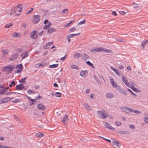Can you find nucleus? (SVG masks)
I'll list each match as a JSON object with an SVG mask.
<instances>
[{
    "instance_id": "1",
    "label": "nucleus",
    "mask_w": 148,
    "mask_h": 148,
    "mask_svg": "<svg viewBox=\"0 0 148 148\" xmlns=\"http://www.w3.org/2000/svg\"><path fill=\"white\" fill-rule=\"evenodd\" d=\"M22 9V5L21 4H19L15 7L14 10L12 9L10 13V15H13L14 13L15 16H18L21 13Z\"/></svg>"
},
{
    "instance_id": "2",
    "label": "nucleus",
    "mask_w": 148,
    "mask_h": 148,
    "mask_svg": "<svg viewBox=\"0 0 148 148\" xmlns=\"http://www.w3.org/2000/svg\"><path fill=\"white\" fill-rule=\"evenodd\" d=\"M15 68V65H10L3 68L2 71L6 72L8 74L11 73L13 71V69Z\"/></svg>"
},
{
    "instance_id": "3",
    "label": "nucleus",
    "mask_w": 148,
    "mask_h": 148,
    "mask_svg": "<svg viewBox=\"0 0 148 148\" xmlns=\"http://www.w3.org/2000/svg\"><path fill=\"white\" fill-rule=\"evenodd\" d=\"M14 98L13 97L11 98L10 97H8L0 99V103L2 104L6 103L13 99Z\"/></svg>"
},
{
    "instance_id": "4",
    "label": "nucleus",
    "mask_w": 148,
    "mask_h": 148,
    "mask_svg": "<svg viewBox=\"0 0 148 148\" xmlns=\"http://www.w3.org/2000/svg\"><path fill=\"white\" fill-rule=\"evenodd\" d=\"M33 22L34 24L37 23L40 20V16L39 15H34L33 16Z\"/></svg>"
},
{
    "instance_id": "5",
    "label": "nucleus",
    "mask_w": 148,
    "mask_h": 148,
    "mask_svg": "<svg viewBox=\"0 0 148 148\" xmlns=\"http://www.w3.org/2000/svg\"><path fill=\"white\" fill-rule=\"evenodd\" d=\"M122 80L124 84L128 87H130L131 85L129 84V82L128 81L127 79L123 75H122Z\"/></svg>"
},
{
    "instance_id": "6",
    "label": "nucleus",
    "mask_w": 148,
    "mask_h": 148,
    "mask_svg": "<svg viewBox=\"0 0 148 148\" xmlns=\"http://www.w3.org/2000/svg\"><path fill=\"white\" fill-rule=\"evenodd\" d=\"M97 112L99 113V114H100V117L102 119H105L107 118L108 115L107 114L104 113L103 111H98Z\"/></svg>"
},
{
    "instance_id": "7",
    "label": "nucleus",
    "mask_w": 148,
    "mask_h": 148,
    "mask_svg": "<svg viewBox=\"0 0 148 148\" xmlns=\"http://www.w3.org/2000/svg\"><path fill=\"white\" fill-rule=\"evenodd\" d=\"M37 32L36 31H33L31 33L30 37L34 39H36L37 37Z\"/></svg>"
},
{
    "instance_id": "8",
    "label": "nucleus",
    "mask_w": 148,
    "mask_h": 148,
    "mask_svg": "<svg viewBox=\"0 0 148 148\" xmlns=\"http://www.w3.org/2000/svg\"><path fill=\"white\" fill-rule=\"evenodd\" d=\"M17 58V53H14L9 58V60L11 61H13L15 60Z\"/></svg>"
},
{
    "instance_id": "9",
    "label": "nucleus",
    "mask_w": 148,
    "mask_h": 148,
    "mask_svg": "<svg viewBox=\"0 0 148 148\" xmlns=\"http://www.w3.org/2000/svg\"><path fill=\"white\" fill-rule=\"evenodd\" d=\"M25 86L22 84L17 85L16 86V89L18 90H21L24 88Z\"/></svg>"
},
{
    "instance_id": "10",
    "label": "nucleus",
    "mask_w": 148,
    "mask_h": 148,
    "mask_svg": "<svg viewBox=\"0 0 148 148\" xmlns=\"http://www.w3.org/2000/svg\"><path fill=\"white\" fill-rule=\"evenodd\" d=\"M9 88V87L8 86L4 88L3 87V88H2L3 89L0 90V95H4L5 93V92H6V90H8Z\"/></svg>"
},
{
    "instance_id": "11",
    "label": "nucleus",
    "mask_w": 148,
    "mask_h": 148,
    "mask_svg": "<svg viewBox=\"0 0 148 148\" xmlns=\"http://www.w3.org/2000/svg\"><path fill=\"white\" fill-rule=\"evenodd\" d=\"M103 123H105V124H104V125L106 127L108 128L109 129L112 130H115V128L112 127L110 124L106 122H103Z\"/></svg>"
},
{
    "instance_id": "12",
    "label": "nucleus",
    "mask_w": 148,
    "mask_h": 148,
    "mask_svg": "<svg viewBox=\"0 0 148 148\" xmlns=\"http://www.w3.org/2000/svg\"><path fill=\"white\" fill-rule=\"evenodd\" d=\"M104 50V48L103 47H99V48H95V49L93 50H91L90 51L91 52H92L93 51H95L97 52H101V51H103Z\"/></svg>"
},
{
    "instance_id": "13",
    "label": "nucleus",
    "mask_w": 148,
    "mask_h": 148,
    "mask_svg": "<svg viewBox=\"0 0 148 148\" xmlns=\"http://www.w3.org/2000/svg\"><path fill=\"white\" fill-rule=\"evenodd\" d=\"M123 112H132L133 109H129L126 107H124L122 108V109Z\"/></svg>"
},
{
    "instance_id": "14",
    "label": "nucleus",
    "mask_w": 148,
    "mask_h": 148,
    "mask_svg": "<svg viewBox=\"0 0 148 148\" xmlns=\"http://www.w3.org/2000/svg\"><path fill=\"white\" fill-rule=\"evenodd\" d=\"M112 145L115 148H119V143L117 141H113L112 142Z\"/></svg>"
},
{
    "instance_id": "15",
    "label": "nucleus",
    "mask_w": 148,
    "mask_h": 148,
    "mask_svg": "<svg viewBox=\"0 0 148 148\" xmlns=\"http://www.w3.org/2000/svg\"><path fill=\"white\" fill-rule=\"evenodd\" d=\"M88 74V72L87 71H82L80 73V75L83 77H85Z\"/></svg>"
},
{
    "instance_id": "16",
    "label": "nucleus",
    "mask_w": 148,
    "mask_h": 148,
    "mask_svg": "<svg viewBox=\"0 0 148 148\" xmlns=\"http://www.w3.org/2000/svg\"><path fill=\"white\" fill-rule=\"evenodd\" d=\"M106 97L107 98H112L114 97V94L112 92H108L106 94Z\"/></svg>"
},
{
    "instance_id": "17",
    "label": "nucleus",
    "mask_w": 148,
    "mask_h": 148,
    "mask_svg": "<svg viewBox=\"0 0 148 148\" xmlns=\"http://www.w3.org/2000/svg\"><path fill=\"white\" fill-rule=\"evenodd\" d=\"M37 107L39 109L41 110H45L46 108V106L42 103L38 104Z\"/></svg>"
},
{
    "instance_id": "18",
    "label": "nucleus",
    "mask_w": 148,
    "mask_h": 148,
    "mask_svg": "<svg viewBox=\"0 0 148 148\" xmlns=\"http://www.w3.org/2000/svg\"><path fill=\"white\" fill-rule=\"evenodd\" d=\"M21 57H22V59L23 60L28 56L29 54L28 52L26 51L21 53Z\"/></svg>"
},
{
    "instance_id": "19",
    "label": "nucleus",
    "mask_w": 148,
    "mask_h": 148,
    "mask_svg": "<svg viewBox=\"0 0 148 148\" xmlns=\"http://www.w3.org/2000/svg\"><path fill=\"white\" fill-rule=\"evenodd\" d=\"M62 121L63 123H64L65 122H67L68 119L67 115L65 114L64 116L62 118Z\"/></svg>"
},
{
    "instance_id": "20",
    "label": "nucleus",
    "mask_w": 148,
    "mask_h": 148,
    "mask_svg": "<svg viewBox=\"0 0 148 148\" xmlns=\"http://www.w3.org/2000/svg\"><path fill=\"white\" fill-rule=\"evenodd\" d=\"M110 82L113 87H116L117 84L115 82L113 79H110Z\"/></svg>"
},
{
    "instance_id": "21",
    "label": "nucleus",
    "mask_w": 148,
    "mask_h": 148,
    "mask_svg": "<svg viewBox=\"0 0 148 148\" xmlns=\"http://www.w3.org/2000/svg\"><path fill=\"white\" fill-rule=\"evenodd\" d=\"M82 58L83 60H84L85 61L86 60L89 59L90 57L88 55L84 53L82 55Z\"/></svg>"
},
{
    "instance_id": "22",
    "label": "nucleus",
    "mask_w": 148,
    "mask_h": 148,
    "mask_svg": "<svg viewBox=\"0 0 148 148\" xmlns=\"http://www.w3.org/2000/svg\"><path fill=\"white\" fill-rule=\"evenodd\" d=\"M148 40H145L141 42V46L143 47V49L145 48L146 44L148 42Z\"/></svg>"
},
{
    "instance_id": "23",
    "label": "nucleus",
    "mask_w": 148,
    "mask_h": 148,
    "mask_svg": "<svg viewBox=\"0 0 148 148\" xmlns=\"http://www.w3.org/2000/svg\"><path fill=\"white\" fill-rule=\"evenodd\" d=\"M53 43V42L52 41L49 42L46 44L45 46H44L43 47V48L45 49H48L49 47H47L48 46H50L52 45Z\"/></svg>"
},
{
    "instance_id": "24",
    "label": "nucleus",
    "mask_w": 148,
    "mask_h": 148,
    "mask_svg": "<svg viewBox=\"0 0 148 148\" xmlns=\"http://www.w3.org/2000/svg\"><path fill=\"white\" fill-rule=\"evenodd\" d=\"M131 88L134 92H140V90H138L137 88L135 87L134 86L132 85L130 87Z\"/></svg>"
},
{
    "instance_id": "25",
    "label": "nucleus",
    "mask_w": 148,
    "mask_h": 148,
    "mask_svg": "<svg viewBox=\"0 0 148 148\" xmlns=\"http://www.w3.org/2000/svg\"><path fill=\"white\" fill-rule=\"evenodd\" d=\"M119 92L124 95H127V91L123 90V88H122Z\"/></svg>"
},
{
    "instance_id": "26",
    "label": "nucleus",
    "mask_w": 148,
    "mask_h": 148,
    "mask_svg": "<svg viewBox=\"0 0 148 148\" xmlns=\"http://www.w3.org/2000/svg\"><path fill=\"white\" fill-rule=\"evenodd\" d=\"M118 133L119 134H129V132L127 131H121L119 130L118 132Z\"/></svg>"
},
{
    "instance_id": "27",
    "label": "nucleus",
    "mask_w": 148,
    "mask_h": 148,
    "mask_svg": "<svg viewBox=\"0 0 148 148\" xmlns=\"http://www.w3.org/2000/svg\"><path fill=\"white\" fill-rule=\"evenodd\" d=\"M83 55L82 54L79 53H76L74 55V57L75 58H77L78 57H82V56Z\"/></svg>"
},
{
    "instance_id": "28",
    "label": "nucleus",
    "mask_w": 148,
    "mask_h": 148,
    "mask_svg": "<svg viewBox=\"0 0 148 148\" xmlns=\"http://www.w3.org/2000/svg\"><path fill=\"white\" fill-rule=\"evenodd\" d=\"M58 64H55L50 65L49 66V67L50 68H55L58 67Z\"/></svg>"
},
{
    "instance_id": "29",
    "label": "nucleus",
    "mask_w": 148,
    "mask_h": 148,
    "mask_svg": "<svg viewBox=\"0 0 148 148\" xmlns=\"http://www.w3.org/2000/svg\"><path fill=\"white\" fill-rule=\"evenodd\" d=\"M51 25V24L50 23H49L48 24V25H45L43 27V29H47L48 28H49L50 26Z\"/></svg>"
},
{
    "instance_id": "30",
    "label": "nucleus",
    "mask_w": 148,
    "mask_h": 148,
    "mask_svg": "<svg viewBox=\"0 0 148 148\" xmlns=\"http://www.w3.org/2000/svg\"><path fill=\"white\" fill-rule=\"evenodd\" d=\"M44 135L43 134L40 132L37 133L35 134V136L37 137H42L44 136Z\"/></svg>"
},
{
    "instance_id": "31",
    "label": "nucleus",
    "mask_w": 148,
    "mask_h": 148,
    "mask_svg": "<svg viewBox=\"0 0 148 148\" xmlns=\"http://www.w3.org/2000/svg\"><path fill=\"white\" fill-rule=\"evenodd\" d=\"M56 30V29L52 28L51 27L50 29H48L47 31V32L50 33H51L53 32H55Z\"/></svg>"
},
{
    "instance_id": "32",
    "label": "nucleus",
    "mask_w": 148,
    "mask_h": 148,
    "mask_svg": "<svg viewBox=\"0 0 148 148\" xmlns=\"http://www.w3.org/2000/svg\"><path fill=\"white\" fill-rule=\"evenodd\" d=\"M15 68L16 69H17L18 68V69H23V66L22 64H18L16 66H15Z\"/></svg>"
},
{
    "instance_id": "33",
    "label": "nucleus",
    "mask_w": 148,
    "mask_h": 148,
    "mask_svg": "<svg viewBox=\"0 0 148 148\" xmlns=\"http://www.w3.org/2000/svg\"><path fill=\"white\" fill-rule=\"evenodd\" d=\"M71 68L72 69H75L77 70L79 69V67L75 64L72 65L71 66Z\"/></svg>"
},
{
    "instance_id": "34",
    "label": "nucleus",
    "mask_w": 148,
    "mask_h": 148,
    "mask_svg": "<svg viewBox=\"0 0 148 148\" xmlns=\"http://www.w3.org/2000/svg\"><path fill=\"white\" fill-rule=\"evenodd\" d=\"M16 84V82L14 81H12L11 83L9 84V86L10 87H12L13 86H15Z\"/></svg>"
},
{
    "instance_id": "35",
    "label": "nucleus",
    "mask_w": 148,
    "mask_h": 148,
    "mask_svg": "<svg viewBox=\"0 0 148 148\" xmlns=\"http://www.w3.org/2000/svg\"><path fill=\"white\" fill-rule=\"evenodd\" d=\"M2 51L3 54L6 55L8 53V49H2Z\"/></svg>"
},
{
    "instance_id": "36",
    "label": "nucleus",
    "mask_w": 148,
    "mask_h": 148,
    "mask_svg": "<svg viewBox=\"0 0 148 148\" xmlns=\"http://www.w3.org/2000/svg\"><path fill=\"white\" fill-rule=\"evenodd\" d=\"M85 107L86 109L88 110H91L92 109L87 104H85Z\"/></svg>"
},
{
    "instance_id": "37",
    "label": "nucleus",
    "mask_w": 148,
    "mask_h": 148,
    "mask_svg": "<svg viewBox=\"0 0 148 148\" xmlns=\"http://www.w3.org/2000/svg\"><path fill=\"white\" fill-rule=\"evenodd\" d=\"M21 100L20 99H16L12 101V102L14 103H18L21 101Z\"/></svg>"
},
{
    "instance_id": "38",
    "label": "nucleus",
    "mask_w": 148,
    "mask_h": 148,
    "mask_svg": "<svg viewBox=\"0 0 148 148\" xmlns=\"http://www.w3.org/2000/svg\"><path fill=\"white\" fill-rule=\"evenodd\" d=\"M103 51L107 53H111L112 52V51L108 49H105L104 48V50Z\"/></svg>"
},
{
    "instance_id": "39",
    "label": "nucleus",
    "mask_w": 148,
    "mask_h": 148,
    "mask_svg": "<svg viewBox=\"0 0 148 148\" xmlns=\"http://www.w3.org/2000/svg\"><path fill=\"white\" fill-rule=\"evenodd\" d=\"M86 22V20L84 19L83 20V21H80V22H79L78 23V25H82V24H84Z\"/></svg>"
},
{
    "instance_id": "40",
    "label": "nucleus",
    "mask_w": 148,
    "mask_h": 148,
    "mask_svg": "<svg viewBox=\"0 0 148 148\" xmlns=\"http://www.w3.org/2000/svg\"><path fill=\"white\" fill-rule=\"evenodd\" d=\"M12 25V23H10L9 24H7L5 26V28H8L10 27Z\"/></svg>"
},
{
    "instance_id": "41",
    "label": "nucleus",
    "mask_w": 148,
    "mask_h": 148,
    "mask_svg": "<svg viewBox=\"0 0 148 148\" xmlns=\"http://www.w3.org/2000/svg\"><path fill=\"white\" fill-rule=\"evenodd\" d=\"M26 77L22 78L21 81L19 82H21L24 84H25L26 83Z\"/></svg>"
},
{
    "instance_id": "42",
    "label": "nucleus",
    "mask_w": 148,
    "mask_h": 148,
    "mask_svg": "<svg viewBox=\"0 0 148 148\" xmlns=\"http://www.w3.org/2000/svg\"><path fill=\"white\" fill-rule=\"evenodd\" d=\"M115 88H116V90H117L119 91L122 88H121L120 86L118 85H117V86L116 87H115Z\"/></svg>"
},
{
    "instance_id": "43",
    "label": "nucleus",
    "mask_w": 148,
    "mask_h": 148,
    "mask_svg": "<svg viewBox=\"0 0 148 148\" xmlns=\"http://www.w3.org/2000/svg\"><path fill=\"white\" fill-rule=\"evenodd\" d=\"M19 34L16 32H14L12 34V36L14 37H17L18 35Z\"/></svg>"
},
{
    "instance_id": "44",
    "label": "nucleus",
    "mask_w": 148,
    "mask_h": 148,
    "mask_svg": "<svg viewBox=\"0 0 148 148\" xmlns=\"http://www.w3.org/2000/svg\"><path fill=\"white\" fill-rule=\"evenodd\" d=\"M61 94L59 92H56L55 94V95L58 97H60Z\"/></svg>"
},
{
    "instance_id": "45",
    "label": "nucleus",
    "mask_w": 148,
    "mask_h": 148,
    "mask_svg": "<svg viewBox=\"0 0 148 148\" xmlns=\"http://www.w3.org/2000/svg\"><path fill=\"white\" fill-rule=\"evenodd\" d=\"M116 40L118 42H124L125 40L123 39H119L118 38H116Z\"/></svg>"
},
{
    "instance_id": "46",
    "label": "nucleus",
    "mask_w": 148,
    "mask_h": 148,
    "mask_svg": "<svg viewBox=\"0 0 148 148\" xmlns=\"http://www.w3.org/2000/svg\"><path fill=\"white\" fill-rule=\"evenodd\" d=\"M0 148H12L11 147L8 146H5L3 145H1L0 146Z\"/></svg>"
},
{
    "instance_id": "47",
    "label": "nucleus",
    "mask_w": 148,
    "mask_h": 148,
    "mask_svg": "<svg viewBox=\"0 0 148 148\" xmlns=\"http://www.w3.org/2000/svg\"><path fill=\"white\" fill-rule=\"evenodd\" d=\"M133 5H134V7H133V8H135V9L139 8V6H138V4H136L135 3H133Z\"/></svg>"
},
{
    "instance_id": "48",
    "label": "nucleus",
    "mask_w": 148,
    "mask_h": 148,
    "mask_svg": "<svg viewBox=\"0 0 148 148\" xmlns=\"http://www.w3.org/2000/svg\"><path fill=\"white\" fill-rule=\"evenodd\" d=\"M127 90L130 92L133 95H134L135 96H136V95H135V93H134L129 88H127Z\"/></svg>"
},
{
    "instance_id": "49",
    "label": "nucleus",
    "mask_w": 148,
    "mask_h": 148,
    "mask_svg": "<svg viewBox=\"0 0 148 148\" xmlns=\"http://www.w3.org/2000/svg\"><path fill=\"white\" fill-rule=\"evenodd\" d=\"M68 9H64L62 11V13L63 14H65L66 13L68 12Z\"/></svg>"
},
{
    "instance_id": "50",
    "label": "nucleus",
    "mask_w": 148,
    "mask_h": 148,
    "mask_svg": "<svg viewBox=\"0 0 148 148\" xmlns=\"http://www.w3.org/2000/svg\"><path fill=\"white\" fill-rule=\"evenodd\" d=\"M27 92L28 94H29L31 93H35V92L33 91V90H28Z\"/></svg>"
},
{
    "instance_id": "51",
    "label": "nucleus",
    "mask_w": 148,
    "mask_h": 148,
    "mask_svg": "<svg viewBox=\"0 0 148 148\" xmlns=\"http://www.w3.org/2000/svg\"><path fill=\"white\" fill-rule=\"evenodd\" d=\"M76 29L75 27H72L70 29V31L71 32H73L74 31H75Z\"/></svg>"
},
{
    "instance_id": "52",
    "label": "nucleus",
    "mask_w": 148,
    "mask_h": 148,
    "mask_svg": "<svg viewBox=\"0 0 148 148\" xmlns=\"http://www.w3.org/2000/svg\"><path fill=\"white\" fill-rule=\"evenodd\" d=\"M121 123L118 121L115 122V124L117 126H120L121 125Z\"/></svg>"
},
{
    "instance_id": "53",
    "label": "nucleus",
    "mask_w": 148,
    "mask_h": 148,
    "mask_svg": "<svg viewBox=\"0 0 148 148\" xmlns=\"http://www.w3.org/2000/svg\"><path fill=\"white\" fill-rule=\"evenodd\" d=\"M114 71L117 75H120V73L117 69H116Z\"/></svg>"
},
{
    "instance_id": "54",
    "label": "nucleus",
    "mask_w": 148,
    "mask_h": 148,
    "mask_svg": "<svg viewBox=\"0 0 148 148\" xmlns=\"http://www.w3.org/2000/svg\"><path fill=\"white\" fill-rule=\"evenodd\" d=\"M132 112H134V113H135L138 114H140L141 113V112L140 111H138L137 110H132Z\"/></svg>"
},
{
    "instance_id": "55",
    "label": "nucleus",
    "mask_w": 148,
    "mask_h": 148,
    "mask_svg": "<svg viewBox=\"0 0 148 148\" xmlns=\"http://www.w3.org/2000/svg\"><path fill=\"white\" fill-rule=\"evenodd\" d=\"M129 127L132 129H135V127L134 126L132 125H129Z\"/></svg>"
},
{
    "instance_id": "56",
    "label": "nucleus",
    "mask_w": 148,
    "mask_h": 148,
    "mask_svg": "<svg viewBox=\"0 0 148 148\" xmlns=\"http://www.w3.org/2000/svg\"><path fill=\"white\" fill-rule=\"evenodd\" d=\"M30 100L32 101V103L30 104V105H32L34 104V102L36 101V100L34 99H30Z\"/></svg>"
},
{
    "instance_id": "57",
    "label": "nucleus",
    "mask_w": 148,
    "mask_h": 148,
    "mask_svg": "<svg viewBox=\"0 0 148 148\" xmlns=\"http://www.w3.org/2000/svg\"><path fill=\"white\" fill-rule=\"evenodd\" d=\"M72 23V22H69L66 23L64 26V27H67L69 26L70 24Z\"/></svg>"
},
{
    "instance_id": "58",
    "label": "nucleus",
    "mask_w": 148,
    "mask_h": 148,
    "mask_svg": "<svg viewBox=\"0 0 148 148\" xmlns=\"http://www.w3.org/2000/svg\"><path fill=\"white\" fill-rule=\"evenodd\" d=\"M41 10L43 12H44L46 14L48 12V11L47 10H45L43 9Z\"/></svg>"
},
{
    "instance_id": "59",
    "label": "nucleus",
    "mask_w": 148,
    "mask_h": 148,
    "mask_svg": "<svg viewBox=\"0 0 148 148\" xmlns=\"http://www.w3.org/2000/svg\"><path fill=\"white\" fill-rule=\"evenodd\" d=\"M66 58V55L64 57H62L61 58L60 60L62 61H64L65 60Z\"/></svg>"
},
{
    "instance_id": "60",
    "label": "nucleus",
    "mask_w": 148,
    "mask_h": 148,
    "mask_svg": "<svg viewBox=\"0 0 148 148\" xmlns=\"http://www.w3.org/2000/svg\"><path fill=\"white\" fill-rule=\"evenodd\" d=\"M119 13L121 15H124L125 13V12L124 11H119Z\"/></svg>"
},
{
    "instance_id": "61",
    "label": "nucleus",
    "mask_w": 148,
    "mask_h": 148,
    "mask_svg": "<svg viewBox=\"0 0 148 148\" xmlns=\"http://www.w3.org/2000/svg\"><path fill=\"white\" fill-rule=\"evenodd\" d=\"M42 98V97L39 95L38 96L35 97V98L37 100H38V99H41V98Z\"/></svg>"
},
{
    "instance_id": "62",
    "label": "nucleus",
    "mask_w": 148,
    "mask_h": 148,
    "mask_svg": "<svg viewBox=\"0 0 148 148\" xmlns=\"http://www.w3.org/2000/svg\"><path fill=\"white\" fill-rule=\"evenodd\" d=\"M23 69H18L16 71V73H20L22 71Z\"/></svg>"
},
{
    "instance_id": "63",
    "label": "nucleus",
    "mask_w": 148,
    "mask_h": 148,
    "mask_svg": "<svg viewBox=\"0 0 148 148\" xmlns=\"http://www.w3.org/2000/svg\"><path fill=\"white\" fill-rule=\"evenodd\" d=\"M86 63L88 65H89V66L91 65V64H92V63L90 62V61H87L86 62Z\"/></svg>"
},
{
    "instance_id": "64",
    "label": "nucleus",
    "mask_w": 148,
    "mask_h": 148,
    "mask_svg": "<svg viewBox=\"0 0 148 148\" xmlns=\"http://www.w3.org/2000/svg\"><path fill=\"white\" fill-rule=\"evenodd\" d=\"M43 33V30H42L41 32H40L39 34L38 35L39 36H41L42 35Z\"/></svg>"
}]
</instances>
